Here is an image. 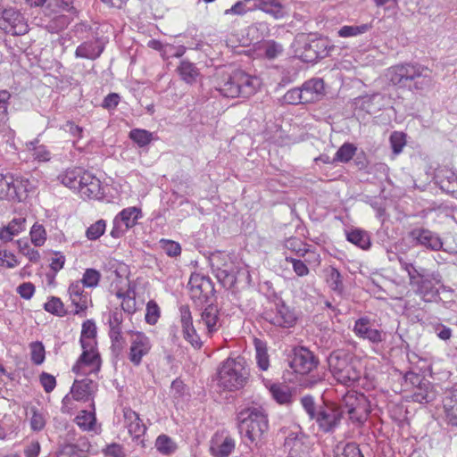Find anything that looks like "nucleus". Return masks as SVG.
Here are the masks:
<instances>
[{
    "label": "nucleus",
    "instance_id": "obj_1",
    "mask_svg": "<svg viewBox=\"0 0 457 457\" xmlns=\"http://www.w3.org/2000/svg\"><path fill=\"white\" fill-rule=\"evenodd\" d=\"M386 76L395 86L406 87L413 82L412 88L425 91L433 86L432 71L419 63H403L390 67Z\"/></svg>",
    "mask_w": 457,
    "mask_h": 457
},
{
    "label": "nucleus",
    "instance_id": "obj_2",
    "mask_svg": "<svg viewBox=\"0 0 457 457\" xmlns=\"http://www.w3.org/2000/svg\"><path fill=\"white\" fill-rule=\"evenodd\" d=\"M261 86L257 77L251 76L241 70L231 74L220 77L215 88L225 97H249L253 96Z\"/></svg>",
    "mask_w": 457,
    "mask_h": 457
},
{
    "label": "nucleus",
    "instance_id": "obj_3",
    "mask_svg": "<svg viewBox=\"0 0 457 457\" xmlns=\"http://www.w3.org/2000/svg\"><path fill=\"white\" fill-rule=\"evenodd\" d=\"M237 420L241 436L251 445H257L269 429L268 416L261 406H251L240 411Z\"/></svg>",
    "mask_w": 457,
    "mask_h": 457
},
{
    "label": "nucleus",
    "instance_id": "obj_4",
    "mask_svg": "<svg viewBox=\"0 0 457 457\" xmlns=\"http://www.w3.org/2000/svg\"><path fill=\"white\" fill-rule=\"evenodd\" d=\"M250 372L244 357L228 358L218 368V386L230 392L243 388L248 379Z\"/></svg>",
    "mask_w": 457,
    "mask_h": 457
},
{
    "label": "nucleus",
    "instance_id": "obj_5",
    "mask_svg": "<svg viewBox=\"0 0 457 457\" xmlns=\"http://www.w3.org/2000/svg\"><path fill=\"white\" fill-rule=\"evenodd\" d=\"M328 363L334 378L344 386H354L361 377L360 364L344 350L332 352L328 358Z\"/></svg>",
    "mask_w": 457,
    "mask_h": 457
},
{
    "label": "nucleus",
    "instance_id": "obj_6",
    "mask_svg": "<svg viewBox=\"0 0 457 457\" xmlns=\"http://www.w3.org/2000/svg\"><path fill=\"white\" fill-rule=\"evenodd\" d=\"M82 353L72 367L77 375L97 373L101 369V357L97 352L96 338H79Z\"/></svg>",
    "mask_w": 457,
    "mask_h": 457
},
{
    "label": "nucleus",
    "instance_id": "obj_7",
    "mask_svg": "<svg viewBox=\"0 0 457 457\" xmlns=\"http://www.w3.org/2000/svg\"><path fill=\"white\" fill-rule=\"evenodd\" d=\"M341 410L348 413L349 419L357 425L363 424L370 412V405L363 394L347 392L342 398Z\"/></svg>",
    "mask_w": 457,
    "mask_h": 457
},
{
    "label": "nucleus",
    "instance_id": "obj_8",
    "mask_svg": "<svg viewBox=\"0 0 457 457\" xmlns=\"http://www.w3.org/2000/svg\"><path fill=\"white\" fill-rule=\"evenodd\" d=\"M187 287L190 298L196 306L203 307L212 303L214 296V286L210 277L194 272L190 276Z\"/></svg>",
    "mask_w": 457,
    "mask_h": 457
},
{
    "label": "nucleus",
    "instance_id": "obj_9",
    "mask_svg": "<svg viewBox=\"0 0 457 457\" xmlns=\"http://www.w3.org/2000/svg\"><path fill=\"white\" fill-rule=\"evenodd\" d=\"M295 47L296 56L304 62H315L328 54V47L324 40L310 39L305 35L296 37Z\"/></svg>",
    "mask_w": 457,
    "mask_h": 457
},
{
    "label": "nucleus",
    "instance_id": "obj_10",
    "mask_svg": "<svg viewBox=\"0 0 457 457\" xmlns=\"http://www.w3.org/2000/svg\"><path fill=\"white\" fill-rule=\"evenodd\" d=\"M343 417L341 407L334 403H322L313 420L323 433H333L340 425Z\"/></svg>",
    "mask_w": 457,
    "mask_h": 457
},
{
    "label": "nucleus",
    "instance_id": "obj_11",
    "mask_svg": "<svg viewBox=\"0 0 457 457\" xmlns=\"http://www.w3.org/2000/svg\"><path fill=\"white\" fill-rule=\"evenodd\" d=\"M0 29L13 36L28 32V24L24 16L16 9H3L0 17Z\"/></svg>",
    "mask_w": 457,
    "mask_h": 457
},
{
    "label": "nucleus",
    "instance_id": "obj_12",
    "mask_svg": "<svg viewBox=\"0 0 457 457\" xmlns=\"http://www.w3.org/2000/svg\"><path fill=\"white\" fill-rule=\"evenodd\" d=\"M129 334L130 343L129 360L133 365L139 366L142 359L150 353L152 343L144 332L130 330Z\"/></svg>",
    "mask_w": 457,
    "mask_h": 457
},
{
    "label": "nucleus",
    "instance_id": "obj_13",
    "mask_svg": "<svg viewBox=\"0 0 457 457\" xmlns=\"http://www.w3.org/2000/svg\"><path fill=\"white\" fill-rule=\"evenodd\" d=\"M264 319L270 324L281 328H292L296 322V315L282 300L275 303L274 309L265 312Z\"/></svg>",
    "mask_w": 457,
    "mask_h": 457
},
{
    "label": "nucleus",
    "instance_id": "obj_14",
    "mask_svg": "<svg viewBox=\"0 0 457 457\" xmlns=\"http://www.w3.org/2000/svg\"><path fill=\"white\" fill-rule=\"evenodd\" d=\"M404 378L405 381H410L413 386L417 383L411 395L413 402L428 403L435 400L436 394L429 381L423 379L419 374L412 371L407 372Z\"/></svg>",
    "mask_w": 457,
    "mask_h": 457
},
{
    "label": "nucleus",
    "instance_id": "obj_15",
    "mask_svg": "<svg viewBox=\"0 0 457 457\" xmlns=\"http://www.w3.org/2000/svg\"><path fill=\"white\" fill-rule=\"evenodd\" d=\"M288 457H310L312 444L310 438L301 431L288 433L284 443Z\"/></svg>",
    "mask_w": 457,
    "mask_h": 457
},
{
    "label": "nucleus",
    "instance_id": "obj_16",
    "mask_svg": "<svg viewBox=\"0 0 457 457\" xmlns=\"http://www.w3.org/2000/svg\"><path fill=\"white\" fill-rule=\"evenodd\" d=\"M318 359L306 347H296L294 349V356L290 361V367L295 373L308 374L318 365Z\"/></svg>",
    "mask_w": 457,
    "mask_h": 457
},
{
    "label": "nucleus",
    "instance_id": "obj_17",
    "mask_svg": "<svg viewBox=\"0 0 457 457\" xmlns=\"http://www.w3.org/2000/svg\"><path fill=\"white\" fill-rule=\"evenodd\" d=\"M179 317L184 339L188 342L194 349H201L203 341L195 328L192 313L188 305H181L179 307Z\"/></svg>",
    "mask_w": 457,
    "mask_h": 457
},
{
    "label": "nucleus",
    "instance_id": "obj_18",
    "mask_svg": "<svg viewBox=\"0 0 457 457\" xmlns=\"http://www.w3.org/2000/svg\"><path fill=\"white\" fill-rule=\"evenodd\" d=\"M353 331L357 337L368 340L374 345H378L386 339V334L382 330L374 328L370 319L368 317L356 320Z\"/></svg>",
    "mask_w": 457,
    "mask_h": 457
},
{
    "label": "nucleus",
    "instance_id": "obj_19",
    "mask_svg": "<svg viewBox=\"0 0 457 457\" xmlns=\"http://www.w3.org/2000/svg\"><path fill=\"white\" fill-rule=\"evenodd\" d=\"M122 412L124 424L129 434L137 445L145 446L144 436L147 428L140 419L139 414L130 408H124Z\"/></svg>",
    "mask_w": 457,
    "mask_h": 457
},
{
    "label": "nucleus",
    "instance_id": "obj_20",
    "mask_svg": "<svg viewBox=\"0 0 457 457\" xmlns=\"http://www.w3.org/2000/svg\"><path fill=\"white\" fill-rule=\"evenodd\" d=\"M441 275L438 272L426 273L413 286L416 287V292L425 301L430 302L438 296L436 284L441 283Z\"/></svg>",
    "mask_w": 457,
    "mask_h": 457
},
{
    "label": "nucleus",
    "instance_id": "obj_21",
    "mask_svg": "<svg viewBox=\"0 0 457 457\" xmlns=\"http://www.w3.org/2000/svg\"><path fill=\"white\" fill-rule=\"evenodd\" d=\"M410 237L416 245L425 246L432 251H439L443 247V241L436 233L422 228H413Z\"/></svg>",
    "mask_w": 457,
    "mask_h": 457
},
{
    "label": "nucleus",
    "instance_id": "obj_22",
    "mask_svg": "<svg viewBox=\"0 0 457 457\" xmlns=\"http://www.w3.org/2000/svg\"><path fill=\"white\" fill-rule=\"evenodd\" d=\"M235 447L233 437L228 434L216 433L211 440L210 453L213 457H228Z\"/></svg>",
    "mask_w": 457,
    "mask_h": 457
},
{
    "label": "nucleus",
    "instance_id": "obj_23",
    "mask_svg": "<svg viewBox=\"0 0 457 457\" xmlns=\"http://www.w3.org/2000/svg\"><path fill=\"white\" fill-rule=\"evenodd\" d=\"M200 316L199 324L205 327L207 336L212 337L221 327L220 312L217 306L213 305L212 303H208L201 312Z\"/></svg>",
    "mask_w": 457,
    "mask_h": 457
},
{
    "label": "nucleus",
    "instance_id": "obj_24",
    "mask_svg": "<svg viewBox=\"0 0 457 457\" xmlns=\"http://www.w3.org/2000/svg\"><path fill=\"white\" fill-rule=\"evenodd\" d=\"M83 184L79 187V193L82 197L89 199H99L104 195L101 181L92 173L86 171L82 177Z\"/></svg>",
    "mask_w": 457,
    "mask_h": 457
},
{
    "label": "nucleus",
    "instance_id": "obj_25",
    "mask_svg": "<svg viewBox=\"0 0 457 457\" xmlns=\"http://www.w3.org/2000/svg\"><path fill=\"white\" fill-rule=\"evenodd\" d=\"M301 89L303 103H314L320 100L324 96V82L320 78H313L305 81L302 85Z\"/></svg>",
    "mask_w": 457,
    "mask_h": 457
},
{
    "label": "nucleus",
    "instance_id": "obj_26",
    "mask_svg": "<svg viewBox=\"0 0 457 457\" xmlns=\"http://www.w3.org/2000/svg\"><path fill=\"white\" fill-rule=\"evenodd\" d=\"M97 391V383L89 378L75 380L71 386L72 397L76 401L92 399Z\"/></svg>",
    "mask_w": 457,
    "mask_h": 457
},
{
    "label": "nucleus",
    "instance_id": "obj_27",
    "mask_svg": "<svg viewBox=\"0 0 457 457\" xmlns=\"http://www.w3.org/2000/svg\"><path fill=\"white\" fill-rule=\"evenodd\" d=\"M104 45L99 38L81 43L75 50L76 58L96 60L104 52Z\"/></svg>",
    "mask_w": 457,
    "mask_h": 457
},
{
    "label": "nucleus",
    "instance_id": "obj_28",
    "mask_svg": "<svg viewBox=\"0 0 457 457\" xmlns=\"http://www.w3.org/2000/svg\"><path fill=\"white\" fill-rule=\"evenodd\" d=\"M75 423L78 427L87 432H94L99 434L101 431L100 426L96 423L95 403H91V410L80 411L75 418Z\"/></svg>",
    "mask_w": 457,
    "mask_h": 457
},
{
    "label": "nucleus",
    "instance_id": "obj_29",
    "mask_svg": "<svg viewBox=\"0 0 457 457\" xmlns=\"http://www.w3.org/2000/svg\"><path fill=\"white\" fill-rule=\"evenodd\" d=\"M86 171L79 167L67 169L58 175L57 179L63 186L79 192L81 184H83L82 177H84Z\"/></svg>",
    "mask_w": 457,
    "mask_h": 457
},
{
    "label": "nucleus",
    "instance_id": "obj_30",
    "mask_svg": "<svg viewBox=\"0 0 457 457\" xmlns=\"http://www.w3.org/2000/svg\"><path fill=\"white\" fill-rule=\"evenodd\" d=\"M443 404L448 423L457 426V386L445 391Z\"/></svg>",
    "mask_w": 457,
    "mask_h": 457
},
{
    "label": "nucleus",
    "instance_id": "obj_31",
    "mask_svg": "<svg viewBox=\"0 0 457 457\" xmlns=\"http://www.w3.org/2000/svg\"><path fill=\"white\" fill-rule=\"evenodd\" d=\"M253 9L261 10L275 20L282 19L287 15V8L279 0H258Z\"/></svg>",
    "mask_w": 457,
    "mask_h": 457
},
{
    "label": "nucleus",
    "instance_id": "obj_32",
    "mask_svg": "<svg viewBox=\"0 0 457 457\" xmlns=\"http://www.w3.org/2000/svg\"><path fill=\"white\" fill-rule=\"evenodd\" d=\"M26 220L24 218H14L6 226L0 229V240L4 242L12 241L13 237L19 235L25 229Z\"/></svg>",
    "mask_w": 457,
    "mask_h": 457
},
{
    "label": "nucleus",
    "instance_id": "obj_33",
    "mask_svg": "<svg viewBox=\"0 0 457 457\" xmlns=\"http://www.w3.org/2000/svg\"><path fill=\"white\" fill-rule=\"evenodd\" d=\"M142 218L141 209L136 206L128 207L123 209L119 214L115 217L118 219L120 223H123L125 226V230H128L133 228L139 219Z\"/></svg>",
    "mask_w": 457,
    "mask_h": 457
},
{
    "label": "nucleus",
    "instance_id": "obj_34",
    "mask_svg": "<svg viewBox=\"0 0 457 457\" xmlns=\"http://www.w3.org/2000/svg\"><path fill=\"white\" fill-rule=\"evenodd\" d=\"M255 359L260 370L265 371L270 367V356L268 354L267 343L262 339L254 338Z\"/></svg>",
    "mask_w": 457,
    "mask_h": 457
},
{
    "label": "nucleus",
    "instance_id": "obj_35",
    "mask_svg": "<svg viewBox=\"0 0 457 457\" xmlns=\"http://www.w3.org/2000/svg\"><path fill=\"white\" fill-rule=\"evenodd\" d=\"M15 175L12 173L0 174V198L15 200L16 193L13 189Z\"/></svg>",
    "mask_w": 457,
    "mask_h": 457
},
{
    "label": "nucleus",
    "instance_id": "obj_36",
    "mask_svg": "<svg viewBox=\"0 0 457 457\" xmlns=\"http://www.w3.org/2000/svg\"><path fill=\"white\" fill-rule=\"evenodd\" d=\"M285 247L294 252L298 258H304L306 255H312L317 261V254L307 247V245L297 237H291L286 240Z\"/></svg>",
    "mask_w": 457,
    "mask_h": 457
},
{
    "label": "nucleus",
    "instance_id": "obj_37",
    "mask_svg": "<svg viewBox=\"0 0 457 457\" xmlns=\"http://www.w3.org/2000/svg\"><path fill=\"white\" fill-rule=\"evenodd\" d=\"M286 261L292 264L293 270L297 276L304 277L309 274V269L307 267V264H310L312 262H319V255L317 254V261H315L312 255H306L303 261H302L301 258L298 257L295 258L286 256Z\"/></svg>",
    "mask_w": 457,
    "mask_h": 457
},
{
    "label": "nucleus",
    "instance_id": "obj_38",
    "mask_svg": "<svg viewBox=\"0 0 457 457\" xmlns=\"http://www.w3.org/2000/svg\"><path fill=\"white\" fill-rule=\"evenodd\" d=\"M346 239L363 250H367L370 246V238L369 234L361 228H354L350 231H346Z\"/></svg>",
    "mask_w": 457,
    "mask_h": 457
},
{
    "label": "nucleus",
    "instance_id": "obj_39",
    "mask_svg": "<svg viewBox=\"0 0 457 457\" xmlns=\"http://www.w3.org/2000/svg\"><path fill=\"white\" fill-rule=\"evenodd\" d=\"M372 28L371 22L359 25H345L338 29L337 35L340 37H358L369 32Z\"/></svg>",
    "mask_w": 457,
    "mask_h": 457
},
{
    "label": "nucleus",
    "instance_id": "obj_40",
    "mask_svg": "<svg viewBox=\"0 0 457 457\" xmlns=\"http://www.w3.org/2000/svg\"><path fill=\"white\" fill-rule=\"evenodd\" d=\"M155 448L162 455H171L177 449V443L169 436L162 434L155 440Z\"/></svg>",
    "mask_w": 457,
    "mask_h": 457
},
{
    "label": "nucleus",
    "instance_id": "obj_41",
    "mask_svg": "<svg viewBox=\"0 0 457 457\" xmlns=\"http://www.w3.org/2000/svg\"><path fill=\"white\" fill-rule=\"evenodd\" d=\"M180 78L187 83H193L199 75L198 69L193 62L183 60L177 68Z\"/></svg>",
    "mask_w": 457,
    "mask_h": 457
},
{
    "label": "nucleus",
    "instance_id": "obj_42",
    "mask_svg": "<svg viewBox=\"0 0 457 457\" xmlns=\"http://www.w3.org/2000/svg\"><path fill=\"white\" fill-rule=\"evenodd\" d=\"M273 399L279 404H288L292 402V394L289 387L282 384H273L270 387Z\"/></svg>",
    "mask_w": 457,
    "mask_h": 457
},
{
    "label": "nucleus",
    "instance_id": "obj_43",
    "mask_svg": "<svg viewBox=\"0 0 457 457\" xmlns=\"http://www.w3.org/2000/svg\"><path fill=\"white\" fill-rule=\"evenodd\" d=\"M436 179L442 189L444 190H454L453 185L457 184L456 173L448 169H441L436 173Z\"/></svg>",
    "mask_w": 457,
    "mask_h": 457
},
{
    "label": "nucleus",
    "instance_id": "obj_44",
    "mask_svg": "<svg viewBox=\"0 0 457 457\" xmlns=\"http://www.w3.org/2000/svg\"><path fill=\"white\" fill-rule=\"evenodd\" d=\"M334 457H363L355 443L338 444L334 450Z\"/></svg>",
    "mask_w": 457,
    "mask_h": 457
},
{
    "label": "nucleus",
    "instance_id": "obj_45",
    "mask_svg": "<svg viewBox=\"0 0 457 457\" xmlns=\"http://www.w3.org/2000/svg\"><path fill=\"white\" fill-rule=\"evenodd\" d=\"M326 281L334 292L339 295L344 292L343 278L337 268L330 267L328 270Z\"/></svg>",
    "mask_w": 457,
    "mask_h": 457
},
{
    "label": "nucleus",
    "instance_id": "obj_46",
    "mask_svg": "<svg viewBox=\"0 0 457 457\" xmlns=\"http://www.w3.org/2000/svg\"><path fill=\"white\" fill-rule=\"evenodd\" d=\"M357 147L352 143H344L335 154V161L337 162L346 163L354 156Z\"/></svg>",
    "mask_w": 457,
    "mask_h": 457
},
{
    "label": "nucleus",
    "instance_id": "obj_47",
    "mask_svg": "<svg viewBox=\"0 0 457 457\" xmlns=\"http://www.w3.org/2000/svg\"><path fill=\"white\" fill-rule=\"evenodd\" d=\"M37 140L26 144L27 148L32 152V156L38 162H48L51 159V153L44 145H37Z\"/></svg>",
    "mask_w": 457,
    "mask_h": 457
},
{
    "label": "nucleus",
    "instance_id": "obj_48",
    "mask_svg": "<svg viewBox=\"0 0 457 457\" xmlns=\"http://www.w3.org/2000/svg\"><path fill=\"white\" fill-rule=\"evenodd\" d=\"M129 137L139 147L148 145L153 140V133L143 129H134L130 130Z\"/></svg>",
    "mask_w": 457,
    "mask_h": 457
},
{
    "label": "nucleus",
    "instance_id": "obj_49",
    "mask_svg": "<svg viewBox=\"0 0 457 457\" xmlns=\"http://www.w3.org/2000/svg\"><path fill=\"white\" fill-rule=\"evenodd\" d=\"M382 98L380 94H374L371 96H362L359 100L360 108L368 113H374L380 109L378 104V101Z\"/></svg>",
    "mask_w": 457,
    "mask_h": 457
},
{
    "label": "nucleus",
    "instance_id": "obj_50",
    "mask_svg": "<svg viewBox=\"0 0 457 457\" xmlns=\"http://www.w3.org/2000/svg\"><path fill=\"white\" fill-rule=\"evenodd\" d=\"M16 193L15 200L19 202L27 196V194L31 189V184L29 179L22 176L15 175V184L13 187Z\"/></svg>",
    "mask_w": 457,
    "mask_h": 457
},
{
    "label": "nucleus",
    "instance_id": "obj_51",
    "mask_svg": "<svg viewBox=\"0 0 457 457\" xmlns=\"http://www.w3.org/2000/svg\"><path fill=\"white\" fill-rule=\"evenodd\" d=\"M123 314L119 310H114L109 314V335L122 334Z\"/></svg>",
    "mask_w": 457,
    "mask_h": 457
},
{
    "label": "nucleus",
    "instance_id": "obj_52",
    "mask_svg": "<svg viewBox=\"0 0 457 457\" xmlns=\"http://www.w3.org/2000/svg\"><path fill=\"white\" fill-rule=\"evenodd\" d=\"M118 298H121V308L123 312L133 314L137 311V303L135 299V293L132 291H128L126 293L117 292L116 294Z\"/></svg>",
    "mask_w": 457,
    "mask_h": 457
},
{
    "label": "nucleus",
    "instance_id": "obj_53",
    "mask_svg": "<svg viewBox=\"0 0 457 457\" xmlns=\"http://www.w3.org/2000/svg\"><path fill=\"white\" fill-rule=\"evenodd\" d=\"M29 411L31 413L30 418V428L33 431H41L44 429L46 419V414L44 411H39L36 407H31L29 409Z\"/></svg>",
    "mask_w": 457,
    "mask_h": 457
},
{
    "label": "nucleus",
    "instance_id": "obj_54",
    "mask_svg": "<svg viewBox=\"0 0 457 457\" xmlns=\"http://www.w3.org/2000/svg\"><path fill=\"white\" fill-rule=\"evenodd\" d=\"M30 359L35 365H40L46 358L45 346L39 341L32 342L29 345Z\"/></svg>",
    "mask_w": 457,
    "mask_h": 457
},
{
    "label": "nucleus",
    "instance_id": "obj_55",
    "mask_svg": "<svg viewBox=\"0 0 457 457\" xmlns=\"http://www.w3.org/2000/svg\"><path fill=\"white\" fill-rule=\"evenodd\" d=\"M47 312L62 317L66 314L64 305L60 298L52 296L44 305Z\"/></svg>",
    "mask_w": 457,
    "mask_h": 457
},
{
    "label": "nucleus",
    "instance_id": "obj_56",
    "mask_svg": "<svg viewBox=\"0 0 457 457\" xmlns=\"http://www.w3.org/2000/svg\"><path fill=\"white\" fill-rule=\"evenodd\" d=\"M106 228V222L104 220H98L95 223H93L90 227L86 230V237L89 240H96L102 235H104Z\"/></svg>",
    "mask_w": 457,
    "mask_h": 457
},
{
    "label": "nucleus",
    "instance_id": "obj_57",
    "mask_svg": "<svg viewBox=\"0 0 457 457\" xmlns=\"http://www.w3.org/2000/svg\"><path fill=\"white\" fill-rule=\"evenodd\" d=\"M161 311L154 300H150L146 304L145 320V322L149 325H154L157 323L160 318Z\"/></svg>",
    "mask_w": 457,
    "mask_h": 457
},
{
    "label": "nucleus",
    "instance_id": "obj_58",
    "mask_svg": "<svg viewBox=\"0 0 457 457\" xmlns=\"http://www.w3.org/2000/svg\"><path fill=\"white\" fill-rule=\"evenodd\" d=\"M29 234L31 237V242L36 246H41L45 244L46 239V232L42 225L35 223L30 229Z\"/></svg>",
    "mask_w": 457,
    "mask_h": 457
},
{
    "label": "nucleus",
    "instance_id": "obj_59",
    "mask_svg": "<svg viewBox=\"0 0 457 457\" xmlns=\"http://www.w3.org/2000/svg\"><path fill=\"white\" fill-rule=\"evenodd\" d=\"M100 278L101 274L98 270L95 269H87L83 274L81 282L84 287H97Z\"/></svg>",
    "mask_w": 457,
    "mask_h": 457
},
{
    "label": "nucleus",
    "instance_id": "obj_60",
    "mask_svg": "<svg viewBox=\"0 0 457 457\" xmlns=\"http://www.w3.org/2000/svg\"><path fill=\"white\" fill-rule=\"evenodd\" d=\"M301 404L311 420H313L320 410V405H316L313 396L307 395L301 398Z\"/></svg>",
    "mask_w": 457,
    "mask_h": 457
},
{
    "label": "nucleus",
    "instance_id": "obj_61",
    "mask_svg": "<svg viewBox=\"0 0 457 457\" xmlns=\"http://www.w3.org/2000/svg\"><path fill=\"white\" fill-rule=\"evenodd\" d=\"M264 56L269 60H273L277 58L282 52L283 47L282 45L270 40L264 44L263 46Z\"/></svg>",
    "mask_w": 457,
    "mask_h": 457
},
{
    "label": "nucleus",
    "instance_id": "obj_62",
    "mask_svg": "<svg viewBox=\"0 0 457 457\" xmlns=\"http://www.w3.org/2000/svg\"><path fill=\"white\" fill-rule=\"evenodd\" d=\"M17 265H19V261L12 253L5 249H0V267L13 269Z\"/></svg>",
    "mask_w": 457,
    "mask_h": 457
},
{
    "label": "nucleus",
    "instance_id": "obj_63",
    "mask_svg": "<svg viewBox=\"0 0 457 457\" xmlns=\"http://www.w3.org/2000/svg\"><path fill=\"white\" fill-rule=\"evenodd\" d=\"M162 248L165 253L170 257H177L181 253V246L178 242L162 239L160 241Z\"/></svg>",
    "mask_w": 457,
    "mask_h": 457
},
{
    "label": "nucleus",
    "instance_id": "obj_64",
    "mask_svg": "<svg viewBox=\"0 0 457 457\" xmlns=\"http://www.w3.org/2000/svg\"><path fill=\"white\" fill-rule=\"evenodd\" d=\"M390 144L394 154H398L403 151L405 145V135L402 132L395 131L390 136Z\"/></svg>",
    "mask_w": 457,
    "mask_h": 457
}]
</instances>
